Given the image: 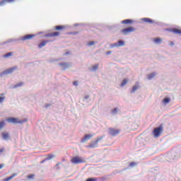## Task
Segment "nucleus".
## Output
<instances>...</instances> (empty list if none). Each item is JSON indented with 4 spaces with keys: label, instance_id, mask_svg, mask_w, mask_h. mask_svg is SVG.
I'll use <instances>...</instances> for the list:
<instances>
[{
    "label": "nucleus",
    "instance_id": "nucleus-1",
    "mask_svg": "<svg viewBox=\"0 0 181 181\" xmlns=\"http://www.w3.org/2000/svg\"><path fill=\"white\" fill-rule=\"evenodd\" d=\"M33 37H35V35L33 34H28L23 37H21L20 38H10L7 40L5 43L6 45H8V43H14V42H18L19 40H30V39H32Z\"/></svg>",
    "mask_w": 181,
    "mask_h": 181
},
{
    "label": "nucleus",
    "instance_id": "nucleus-2",
    "mask_svg": "<svg viewBox=\"0 0 181 181\" xmlns=\"http://www.w3.org/2000/svg\"><path fill=\"white\" fill-rule=\"evenodd\" d=\"M162 132H163V127L160 125L159 127L154 128L153 131V135L154 138H159Z\"/></svg>",
    "mask_w": 181,
    "mask_h": 181
},
{
    "label": "nucleus",
    "instance_id": "nucleus-3",
    "mask_svg": "<svg viewBox=\"0 0 181 181\" xmlns=\"http://www.w3.org/2000/svg\"><path fill=\"white\" fill-rule=\"evenodd\" d=\"M7 122H9L10 124H25L26 119L20 120L16 117H8L7 119Z\"/></svg>",
    "mask_w": 181,
    "mask_h": 181
},
{
    "label": "nucleus",
    "instance_id": "nucleus-4",
    "mask_svg": "<svg viewBox=\"0 0 181 181\" xmlns=\"http://www.w3.org/2000/svg\"><path fill=\"white\" fill-rule=\"evenodd\" d=\"M16 69H18V66H13L4 70L0 74V77H4V76H6L8 74H12V73H13V71H15Z\"/></svg>",
    "mask_w": 181,
    "mask_h": 181
},
{
    "label": "nucleus",
    "instance_id": "nucleus-5",
    "mask_svg": "<svg viewBox=\"0 0 181 181\" xmlns=\"http://www.w3.org/2000/svg\"><path fill=\"white\" fill-rule=\"evenodd\" d=\"M103 139V136L98 137L96 140H92L87 148H90L91 149H94V148H97L98 145V142Z\"/></svg>",
    "mask_w": 181,
    "mask_h": 181
},
{
    "label": "nucleus",
    "instance_id": "nucleus-6",
    "mask_svg": "<svg viewBox=\"0 0 181 181\" xmlns=\"http://www.w3.org/2000/svg\"><path fill=\"white\" fill-rule=\"evenodd\" d=\"M71 163H74V165H78L80 163H86V160L83 158H81L78 156H74L71 160Z\"/></svg>",
    "mask_w": 181,
    "mask_h": 181
},
{
    "label": "nucleus",
    "instance_id": "nucleus-7",
    "mask_svg": "<svg viewBox=\"0 0 181 181\" xmlns=\"http://www.w3.org/2000/svg\"><path fill=\"white\" fill-rule=\"evenodd\" d=\"M135 28L134 27H128L127 28H124L121 30V33L124 35V36H127L129 33H131V32H134Z\"/></svg>",
    "mask_w": 181,
    "mask_h": 181
},
{
    "label": "nucleus",
    "instance_id": "nucleus-8",
    "mask_svg": "<svg viewBox=\"0 0 181 181\" xmlns=\"http://www.w3.org/2000/svg\"><path fill=\"white\" fill-rule=\"evenodd\" d=\"M58 65L60 67H62V70H66V69H69L71 66V64L69 62H59Z\"/></svg>",
    "mask_w": 181,
    "mask_h": 181
},
{
    "label": "nucleus",
    "instance_id": "nucleus-9",
    "mask_svg": "<svg viewBox=\"0 0 181 181\" xmlns=\"http://www.w3.org/2000/svg\"><path fill=\"white\" fill-rule=\"evenodd\" d=\"M1 138L4 141H9L11 139V135L8 132H3L1 133Z\"/></svg>",
    "mask_w": 181,
    "mask_h": 181
},
{
    "label": "nucleus",
    "instance_id": "nucleus-10",
    "mask_svg": "<svg viewBox=\"0 0 181 181\" xmlns=\"http://www.w3.org/2000/svg\"><path fill=\"white\" fill-rule=\"evenodd\" d=\"M93 136H94V134H85L83 138L81 139V142H82V144H84V142H87V141H88L89 139H91V138H93Z\"/></svg>",
    "mask_w": 181,
    "mask_h": 181
},
{
    "label": "nucleus",
    "instance_id": "nucleus-11",
    "mask_svg": "<svg viewBox=\"0 0 181 181\" xmlns=\"http://www.w3.org/2000/svg\"><path fill=\"white\" fill-rule=\"evenodd\" d=\"M109 134L112 136H116V135H118V134H119V130L110 128L109 129Z\"/></svg>",
    "mask_w": 181,
    "mask_h": 181
},
{
    "label": "nucleus",
    "instance_id": "nucleus-12",
    "mask_svg": "<svg viewBox=\"0 0 181 181\" xmlns=\"http://www.w3.org/2000/svg\"><path fill=\"white\" fill-rule=\"evenodd\" d=\"M11 2H15V0H2L0 1V6H4L6 4H11Z\"/></svg>",
    "mask_w": 181,
    "mask_h": 181
},
{
    "label": "nucleus",
    "instance_id": "nucleus-13",
    "mask_svg": "<svg viewBox=\"0 0 181 181\" xmlns=\"http://www.w3.org/2000/svg\"><path fill=\"white\" fill-rule=\"evenodd\" d=\"M141 21L143 22H146V23H151V24L155 23V21H153V20H152L149 18H141Z\"/></svg>",
    "mask_w": 181,
    "mask_h": 181
},
{
    "label": "nucleus",
    "instance_id": "nucleus-14",
    "mask_svg": "<svg viewBox=\"0 0 181 181\" xmlns=\"http://www.w3.org/2000/svg\"><path fill=\"white\" fill-rule=\"evenodd\" d=\"M169 31L172 32L173 33H175L176 35H181V30L177 28H171L169 30Z\"/></svg>",
    "mask_w": 181,
    "mask_h": 181
},
{
    "label": "nucleus",
    "instance_id": "nucleus-15",
    "mask_svg": "<svg viewBox=\"0 0 181 181\" xmlns=\"http://www.w3.org/2000/svg\"><path fill=\"white\" fill-rule=\"evenodd\" d=\"M49 42H52L50 40H44L41 43L38 45L39 49H42V47H45L46 46L47 43H49Z\"/></svg>",
    "mask_w": 181,
    "mask_h": 181
},
{
    "label": "nucleus",
    "instance_id": "nucleus-16",
    "mask_svg": "<svg viewBox=\"0 0 181 181\" xmlns=\"http://www.w3.org/2000/svg\"><path fill=\"white\" fill-rule=\"evenodd\" d=\"M123 25H129V23H134V21L132 19H126L122 21Z\"/></svg>",
    "mask_w": 181,
    "mask_h": 181
},
{
    "label": "nucleus",
    "instance_id": "nucleus-17",
    "mask_svg": "<svg viewBox=\"0 0 181 181\" xmlns=\"http://www.w3.org/2000/svg\"><path fill=\"white\" fill-rule=\"evenodd\" d=\"M139 89V86L138 85H135L133 86V88L130 90V93L132 94H134L136 91H137V90Z\"/></svg>",
    "mask_w": 181,
    "mask_h": 181
},
{
    "label": "nucleus",
    "instance_id": "nucleus-18",
    "mask_svg": "<svg viewBox=\"0 0 181 181\" xmlns=\"http://www.w3.org/2000/svg\"><path fill=\"white\" fill-rule=\"evenodd\" d=\"M117 46H119V47H122L123 46H125V42H124V40H119L117 41Z\"/></svg>",
    "mask_w": 181,
    "mask_h": 181
},
{
    "label": "nucleus",
    "instance_id": "nucleus-19",
    "mask_svg": "<svg viewBox=\"0 0 181 181\" xmlns=\"http://www.w3.org/2000/svg\"><path fill=\"white\" fill-rule=\"evenodd\" d=\"M119 111V109L118 107H115V109L111 110V115H117V114H118Z\"/></svg>",
    "mask_w": 181,
    "mask_h": 181
},
{
    "label": "nucleus",
    "instance_id": "nucleus-20",
    "mask_svg": "<svg viewBox=\"0 0 181 181\" xmlns=\"http://www.w3.org/2000/svg\"><path fill=\"white\" fill-rule=\"evenodd\" d=\"M100 64H95L92 66V68L90 69V71H97V70H98V67H99Z\"/></svg>",
    "mask_w": 181,
    "mask_h": 181
},
{
    "label": "nucleus",
    "instance_id": "nucleus-21",
    "mask_svg": "<svg viewBox=\"0 0 181 181\" xmlns=\"http://www.w3.org/2000/svg\"><path fill=\"white\" fill-rule=\"evenodd\" d=\"M5 93H0V104H2L5 101Z\"/></svg>",
    "mask_w": 181,
    "mask_h": 181
},
{
    "label": "nucleus",
    "instance_id": "nucleus-22",
    "mask_svg": "<svg viewBox=\"0 0 181 181\" xmlns=\"http://www.w3.org/2000/svg\"><path fill=\"white\" fill-rule=\"evenodd\" d=\"M97 45V42L95 41H90L86 44V46H88L89 47H91V46H94Z\"/></svg>",
    "mask_w": 181,
    "mask_h": 181
},
{
    "label": "nucleus",
    "instance_id": "nucleus-23",
    "mask_svg": "<svg viewBox=\"0 0 181 181\" xmlns=\"http://www.w3.org/2000/svg\"><path fill=\"white\" fill-rule=\"evenodd\" d=\"M11 56H13V52H7L6 54L3 55V57H4V59H6L8 57H11Z\"/></svg>",
    "mask_w": 181,
    "mask_h": 181
},
{
    "label": "nucleus",
    "instance_id": "nucleus-24",
    "mask_svg": "<svg viewBox=\"0 0 181 181\" xmlns=\"http://www.w3.org/2000/svg\"><path fill=\"white\" fill-rule=\"evenodd\" d=\"M163 104H165V105L169 104L170 103V98H165L163 100Z\"/></svg>",
    "mask_w": 181,
    "mask_h": 181
},
{
    "label": "nucleus",
    "instance_id": "nucleus-25",
    "mask_svg": "<svg viewBox=\"0 0 181 181\" xmlns=\"http://www.w3.org/2000/svg\"><path fill=\"white\" fill-rule=\"evenodd\" d=\"M154 43H156V45H159L160 43H162V39H160V37L155 38Z\"/></svg>",
    "mask_w": 181,
    "mask_h": 181
},
{
    "label": "nucleus",
    "instance_id": "nucleus-26",
    "mask_svg": "<svg viewBox=\"0 0 181 181\" xmlns=\"http://www.w3.org/2000/svg\"><path fill=\"white\" fill-rule=\"evenodd\" d=\"M155 76H156V74L151 73L147 76V78H148V80H152V78H153V77H155Z\"/></svg>",
    "mask_w": 181,
    "mask_h": 181
},
{
    "label": "nucleus",
    "instance_id": "nucleus-27",
    "mask_svg": "<svg viewBox=\"0 0 181 181\" xmlns=\"http://www.w3.org/2000/svg\"><path fill=\"white\" fill-rule=\"evenodd\" d=\"M23 86V82H19L18 83L14 85L12 88H18V87H22Z\"/></svg>",
    "mask_w": 181,
    "mask_h": 181
},
{
    "label": "nucleus",
    "instance_id": "nucleus-28",
    "mask_svg": "<svg viewBox=\"0 0 181 181\" xmlns=\"http://www.w3.org/2000/svg\"><path fill=\"white\" fill-rule=\"evenodd\" d=\"M62 29H64V26L63 25L55 26V30H62Z\"/></svg>",
    "mask_w": 181,
    "mask_h": 181
},
{
    "label": "nucleus",
    "instance_id": "nucleus-29",
    "mask_svg": "<svg viewBox=\"0 0 181 181\" xmlns=\"http://www.w3.org/2000/svg\"><path fill=\"white\" fill-rule=\"evenodd\" d=\"M127 83H128V80L124 79L120 85L121 87H124V86H127Z\"/></svg>",
    "mask_w": 181,
    "mask_h": 181
},
{
    "label": "nucleus",
    "instance_id": "nucleus-30",
    "mask_svg": "<svg viewBox=\"0 0 181 181\" xmlns=\"http://www.w3.org/2000/svg\"><path fill=\"white\" fill-rule=\"evenodd\" d=\"M5 125H6L5 121L2 120L1 122H0V129H2V128H4Z\"/></svg>",
    "mask_w": 181,
    "mask_h": 181
},
{
    "label": "nucleus",
    "instance_id": "nucleus-31",
    "mask_svg": "<svg viewBox=\"0 0 181 181\" xmlns=\"http://www.w3.org/2000/svg\"><path fill=\"white\" fill-rule=\"evenodd\" d=\"M54 156L52 154H49L47 158H45V160H50V159H53Z\"/></svg>",
    "mask_w": 181,
    "mask_h": 181
},
{
    "label": "nucleus",
    "instance_id": "nucleus-32",
    "mask_svg": "<svg viewBox=\"0 0 181 181\" xmlns=\"http://www.w3.org/2000/svg\"><path fill=\"white\" fill-rule=\"evenodd\" d=\"M170 159L171 160H176L177 158H176V153H173L172 156L170 157Z\"/></svg>",
    "mask_w": 181,
    "mask_h": 181
},
{
    "label": "nucleus",
    "instance_id": "nucleus-33",
    "mask_svg": "<svg viewBox=\"0 0 181 181\" xmlns=\"http://www.w3.org/2000/svg\"><path fill=\"white\" fill-rule=\"evenodd\" d=\"M110 47H111V48L119 47L118 43H117V42H115V43L111 44V45H110Z\"/></svg>",
    "mask_w": 181,
    "mask_h": 181
},
{
    "label": "nucleus",
    "instance_id": "nucleus-34",
    "mask_svg": "<svg viewBox=\"0 0 181 181\" xmlns=\"http://www.w3.org/2000/svg\"><path fill=\"white\" fill-rule=\"evenodd\" d=\"M52 35H53L54 37H56L60 35V33H59V32H54V33H52Z\"/></svg>",
    "mask_w": 181,
    "mask_h": 181
},
{
    "label": "nucleus",
    "instance_id": "nucleus-35",
    "mask_svg": "<svg viewBox=\"0 0 181 181\" xmlns=\"http://www.w3.org/2000/svg\"><path fill=\"white\" fill-rule=\"evenodd\" d=\"M45 37H54L53 33H50L45 35Z\"/></svg>",
    "mask_w": 181,
    "mask_h": 181
},
{
    "label": "nucleus",
    "instance_id": "nucleus-36",
    "mask_svg": "<svg viewBox=\"0 0 181 181\" xmlns=\"http://www.w3.org/2000/svg\"><path fill=\"white\" fill-rule=\"evenodd\" d=\"M86 181H97V178H95V177H89L86 180Z\"/></svg>",
    "mask_w": 181,
    "mask_h": 181
},
{
    "label": "nucleus",
    "instance_id": "nucleus-37",
    "mask_svg": "<svg viewBox=\"0 0 181 181\" xmlns=\"http://www.w3.org/2000/svg\"><path fill=\"white\" fill-rule=\"evenodd\" d=\"M136 165V163L132 162V163H130L129 166H130V168H134V166H135Z\"/></svg>",
    "mask_w": 181,
    "mask_h": 181
},
{
    "label": "nucleus",
    "instance_id": "nucleus-38",
    "mask_svg": "<svg viewBox=\"0 0 181 181\" xmlns=\"http://www.w3.org/2000/svg\"><path fill=\"white\" fill-rule=\"evenodd\" d=\"M28 179H33V177H35V174H31L28 175Z\"/></svg>",
    "mask_w": 181,
    "mask_h": 181
},
{
    "label": "nucleus",
    "instance_id": "nucleus-39",
    "mask_svg": "<svg viewBox=\"0 0 181 181\" xmlns=\"http://www.w3.org/2000/svg\"><path fill=\"white\" fill-rule=\"evenodd\" d=\"M12 180V177H8L7 178L4 179L3 181H10Z\"/></svg>",
    "mask_w": 181,
    "mask_h": 181
},
{
    "label": "nucleus",
    "instance_id": "nucleus-40",
    "mask_svg": "<svg viewBox=\"0 0 181 181\" xmlns=\"http://www.w3.org/2000/svg\"><path fill=\"white\" fill-rule=\"evenodd\" d=\"M74 86H75V87H77V86H78V82L77 81H74L73 83Z\"/></svg>",
    "mask_w": 181,
    "mask_h": 181
},
{
    "label": "nucleus",
    "instance_id": "nucleus-41",
    "mask_svg": "<svg viewBox=\"0 0 181 181\" xmlns=\"http://www.w3.org/2000/svg\"><path fill=\"white\" fill-rule=\"evenodd\" d=\"M3 152H5V148H0V153H3Z\"/></svg>",
    "mask_w": 181,
    "mask_h": 181
},
{
    "label": "nucleus",
    "instance_id": "nucleus-42",
    "mask_svg": "<svg viewBox=\"0 0 181 181\" xmlns=\"http://www.w3.org/2000/svg\"><path fill=\"white\" fill-rule=\"evenodd\" d=\"M83 98L84 100H88V98H90V95H86Z\"/></svg>",
    "mask_w": 181,
    "mask_h": 181
},
{
    "label": "nucleus",
    "instance_id": "nucleus-43",
    "mask_svg": "<svg viewBox=\"0 0 181 181\" xmlns=\"http://www.w3.org/2000/svg\"><path fill=\"white\" fill-rule=\"evenodd\" d=\"M45 108H49V107H50V104H45Z\"/></svg>",
    "mask_w": 181,
    "mask_h": 181
},
{
    "label": "nucleus",
    "instance_id": "nucleus-44",
    "mask_svg": "<svg viewBox=\"0 0 181 181\" xmlns=\"http://www.w3.org/2000/svg\"><path fill=\"white\" fill-rule=\"evenodd\" d=\"M111 53H112V51H108L107 52H106V54L109 55L111 54Z\"/></svg>",
    "mask_w": 181,
    "mask_h": 181
},
{
    "label": "nucleus",
    "instance_id": "nucleus-45",
    "mask_svg": "<svg viewBox=\"0 0 181 181\" xmlns=\"http://www.w3.org/2000/svg\"><path fill=\"white\" fill-rule=\"evenodd\" d=\"M46 160H46V158H45V159L42 160V161H40V163L42 164V163H44L45 162H46Z\"/></svg>",
    "mask_w": 181,
    "mask_h": 181
},
{
    "label": "nucleus",
    "instance_id": "nucleus-46",
    "mask_svg": "<svg viewBox=\"0 0 181 181\" xmlns=\"http://www.w3.org/2000/svg\"><path fill=\"white\" fill-rule=\"evenodd\" d=\"M4 166H5V164H0V169H2V168H4Z\"/></svg>",
    "mask_w": 181,
    "mask_h": 181
},
{
    "label": "nucleus",
    "instance_id": "nucleus-47",
    "mask_svg": "<svg viewBox=\"0 0 181 181\" xmlns=\"http://www.w3.org/2000/svg\"><path fill=\"white\" fill-rule=\"evenodd\" d=\"M170 46H175V42H171L170 43Z\"/></svg>",
    "mask_w": 181,
    "mask_h": 181
},
{
    "label": "nucleus",
    "instance_id": "nucleus-48",
    "mask_svg": "<svg viewBox=\"0 0 181 181\" xmlns=\"http://www.w3.org/2000/svg\"><path fill=\"white\" fill-rule=\"evenodd\" d=\"M15 176H16V174H13L11 176H10L11 177H12V179H13V177H15Z\"/></svg>",
    "mask_w": 181,
    "mask_h": 181
},
{
    "label": "nucleus",
    "instance_id": "nucleus-49",
    "mask_svg": "<svg viewBox=\"0 0 181 181\" xmlns=\"http://www.w3.org/2000/svg\"><path fill=\"white\" fill-rule=\"evenodd\" d=\"M69 52H66L65 53V54H69Z\"/></svg>",
    "mask_w": 181,
    "mask_h": 181
},
{
    "label": "nucleus",
    "instance_id": "nucleus-50",
    "mask_svg": "<svg viewBox=\"0 0 181 181\" xmlns=\"http://www.w3.org/2000/svg\"><path fill=\"white\" fill-rule=\"evenodd\" d=\"M59 165H60V163H57V166H59Z\"/></svg>",
    "mask_w": 181,
    "mask_h": 181
},
{
    "label": "nucleus",
    "instance_id": "nucleus-51",
    "mask_svg": "<svg viewBox=\"0 0 181 181\" xmlns=\"http://www.w3.org/2000/svg\"><path fill=\"white\" fill-rule=\"evenodd\" d=\"M76 26H78V24H76Z\"/></svg>",
    "mask_w": 181,
    "mask_h": 181
}]
</instances>
